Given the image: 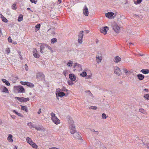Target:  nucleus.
<instances>
[{
    "mask_svg": "<svg viewBox=\"0 0 149 149\" xmlns=\"http://www.w3.org/2000/svg\"><path fill=\"white\" fill-rule=\"evenodd\" d=\"M68 121L69 124V129L70 133L72 134H74L76 132L75 127L74 124V122L72 119L70 117L68 118Z\"/></svg>",
    "mask_w": 149,
    "mask_h": 149,
    "instance_id": "1",
    "label": "nucleus"
},
{
    "mask_svg": "<svg viewBox=\"0 0 149 149\" xmlns=\"http://www.w3.org/2000/svg\"><path fill=\"white\" fill-rule=\"evenodd\" d=\"M15 91L18 93H23L25 92V89L23 87L21 86H15L14 87Z\"/></svg>",
    "mask_w": 149,
    "mask_h": 149,
    "instance_id": "2",
    "label": "nucleus"
},
{
    "mask_svg": "<svg viewBox=\"0 0 149 149\" xmlns=\"http://www.w3.org/2000/svg\"><path fill=\"white\" fill-rule=\"evenodd\" d=\"M45 75L43 73L39 72L37 73L36 78L37 79L39 80H42L45 79Z\"/></svg>",
    "mask_w": 149,
    "mask_h": 149,
    "instance_id": "3",
    "label": "nucleus"
},
{
    "mask_svg": "<svg viewBox=\"0 0 149 149\" xmlns=\"http://www.w3.org/2000/svg\"><path fill=\"white\" fill-rule=\"evenodd\" d=\"M83 31H81L79 32V34L78 35L79 38L78 40V42L79 43L81 44L82 43V39L84 36V34H83Z\"/></svg>",
    "mask_w": 149,
    "mask_h": 149,
    "instance_id": "4",
    "label": "nucleus"
},
{
    "mask_svg": "<svg viewBox=\"0 0 149 149\" xmlns=\"http://www.w3.org/2000/svg\"><path fill=\"white\" fill-rule=\"evenodd\" d=\"M109 29V27L107 26H104L100 29V31L101 33H103L104 35H105L107 33V30Z\"/></svg>",
    "mask_w": 149,
    "mask_h": 149,
    "instance_id": "5",
    "label": "nucleus"
},
{
    "mask_svg": "<svg viewBox=\"0 0 149 149\" xmlns=\"http://www.w3.org/2000/svg\"><path fill=\"white\" fill-rule=\"evenodd\" d=\"M112 26L113 29L115 32L116 33L119 32L120 31V27L116 24L114 23L113 24Z\"/></svg>",
    "mask_w": 149,
    "mask_h": 149,
    "instance_id": "6",
    "label": "nucleus"
},
{
    "mask_svg": "<svg viewBox=\"0 0 149 149\" xmlns=\"http://www.w3.org/2000/svg\"><path fill=\"white\" fill-rule=\"evenodd\" d=\"M114 73L118 75H120L121 73L120 68L117 67H114Z\"/></svg>",
    "mask_w": 149,
    "mask_h": 149,
    "instance_id": "7",
    "label": "nucleus"
},
{
    "mask_svg": "<svg viewBox=\"0 0 149 149\" xmlns=\"http://www.w3.org/2000/svg\"><path fill=\"white\" fill-rule=\"evenodd\" d=\"M83 13L86 16H87L88 15V9L86 5L84 6V8L83 10Z\"/></svg>",
    "mask_w": 149,
    "mask_h": 149,
    "instance_id": "8",
    "label": "nucleus"
},
{
    "mask_svg": "<svg viewBox=\"0 0 149 149\" xmlns=\"http://www.w3.org/2000/svg\"><path fill=\"white\" fill-rule=\"evenodd\" d=\"M38 52L36 49H35L33 51V55L34 57L38 58H39L40 55L37 53Z\"/></svg>",
    "mask_w": 149,
    "mask_h": 149,
    "instance_id": "9",
    "label": "nucleus"
},
{
    "mask_svg": "<svg viewBox=\"0 0 149 149\" xmlns=\"http://www.w3.org/2000/svg\"><path fill=\"white\" fill-rule=\"evenodd\" d=\"M46 44L42 43L41 44V45L40 46V52L41 53H44V51L45 47H46Z\"/></svg>",
    "mask_w": 149,
    "mask_h": 149,
    "instance_id": "10",
    "label": "nucleus"
},
{
    "mask_svg": "<svg viewBox=\"0 0 149 149\" xmlns=\"http://www.w3.org/2000/svg\"><path fill=\"white\" fill-rule=\"evenodd\" d=\"M73 134V136L75 139H81V137L79 132H76Z\"/></svg>",
    "mask_w": 149,
    "mask_h": 149,
    "instance_id": "11",
    "label": "nucleus"
},
{
    "mask_svg": "<svg viewBox=\"0 0 149 149\" xmlns=\"http://www.w3.org/2000/svg\"><path fill=\"white\" fill-rule=\"evenodd\" d=\"M69 77L71 80L74 81L76 79L75 75L73 74H70L69 75Z\"/></svg>",
    "mask_w": 149,
    "mask_h": 149,
    "instance_id": "12",
    "label": "nucleus"
},
{
    "mask_svg": "<svg viewBox=\"0 0 149 149\" xmlns=\"http://www.w3.org/2000/svg\"><path fill=\"white\" fill-rule=\"evenodd\" d=\"M74 68L77 69L78 70H81L82 69L81 65L77 63H74Z\"/></svg>",
    "mask_w": 149,
    "mask_h": 149,
    "instance_id": "13",
    "label": "nucleus"
},
{
    "mask_svg": "<svg viewBox=\"0 0 149 149\" xmlns=\"http://www.w3.org/2000/svg\"><path fill=\"white\" fill-rule=\"evenodd\" d=\"M114 13L112 12H109L105 14L106 16L108 18L111 17L113 16Z\"/></svg>",
    "mask_w": 149,
    "mask_h": 149,
    "instance_id": "14",
    "label": "nucleus"
},
{
    "mask_svg": "<svg viewBox=\"0 0 149 149\" xmlns=\"http://www.w3.org/2000/svg\"><path fill=\"white\" fill-rule=\"evenodd\" d=\"M52 120L53 122L56 124L58 125L60 123V120L57 117H56V118H55V119H54V120L53 119H52Z\"/></svg>",
    "mask_w": 149,
    "mask_h": 149,
    "instance_id": "15",
    "label": "nucleus"
},
{
    "mask_svg": "<svg viewBox=\"0 0 149 149\" xmlns=\"http://www.w3.org/2000/svg\"><path fill=\"white\" fill-rule=\"evenodd\" d=\"M121 60V58L118 56H116L115 57L113 61L116 63H117L119 62Z\"/></svg>",
    "mask_w": 149,
    "mask_h": 149,
    "instance_id": "16",
    "label": "nucleus"
},
{
    "mask_svg": "<svg viewBox=\"0 0 149 149\" xmlns=\"http://www.w3.org/2000/svg\"><path fill=\"white\" fill-rule=\"evenodd\" d=\"M137 77L138 79L140 80H143L145 77L144 75L141 74H137Z\"/></svg>",
    "mask_w": 149,
    "mask_h": 149,
    "instance_id": "17",
    "label": "nucleus"
},
{
    "mask_svg": "<svg viewBox=\"0 0 149 149\" xmlns=\"http://www.w3.org/2000/svg\"><path fill=\"white\" fill-rule=\"evenodd\" d=\"M27 125L29 126L31 129L32 128H35L36 126L35 125L33 124L31 122L28 123H27Z\"/></svg>",
    "mask_w": 149,
    "mask_h": 149,
    "instance_id": "18",
    "label": "nucleus"
},
{
    "mask_svg": "<svg viewBox=\"0 0 149 149\" xmlns=\"http://www.w3.org/2000/svg\"><path fill=\"white\" fill-rule=\"evenodd\" d=\"M57 94V95H56L57 97H62L65 95V94L62 91L59 92V93H58Z\"/></svg>",
    "mask_w": 149,
    "mask_h": 149,
    "instance_id": "19",
    "label": "nucleus"
},
{
    "mask_svg": "<svg viewBox=\"0 0 149 149\" xmlns=\"http://www.w3.org/2000/svg\"><path fill=\"white\" fill-rule=\"evenodd\" d=\"M141 72L144 74H147L149 73V70L148 69H143L141 70Z\"/></svg>",
    "mask_w": 149,
    "mask_h": 149,
    "instance_id": "20",
    "label": "nucleus"
},
{
    "mask_svg": "<svg viewBox=\"0 0 149 149\" xmlns=\"http://www.w3.org/2000/svg\"><path fill=\"white\" fill-rule=\"evenodd\" d=\"M29 99L28 97L27 98H25L24 97H21V102H27L29 101Z\"/></svg>",
    "mask_w": 149,
    "mask_h": 149,
    "instance_id": "21",
    "label": "nucleus"
},
{
    "mask_svg": "<svg viewBox=\"0 0 149 149\" xmlns=\"http://www.w3.org/2000/svg\"><path fill=\"white\" fill-rule=\"evenodd\" d=\"M2 81L4 83H5L6 85L8 86H9L10 85V84L9 82L6 79H2Z\"/></svg>",
    "mask_w": 149,
    "mask_h": 149,
    "instance_id": "22",
    "label": "nucleus"
},
{
    "mask_svg": "<svg viewBox=\"0 0 149 149\" xmlns=\"http://www.w3.org/2000/svg\"><path fill=\"white\" fill-rule=\"evenodd\" d=\"M96 58L97 60V62L98 63H99L101 62L102 59V57L101 56H96Z\"/></svg>",
    "mask_w": 149,
    "mask_h": 149,
    "instance_id": "23",
    "label": "nucleus"
},
{
    "mask_svg": "<svg viewBox=\"0 0 149 149\" xmlns=\"http://www.w3.org/2000/svg\"><path fill=\"white\" fill-rule=\"evenodd\" d=\"M26 85L31 88H33L34 86V85L33 84L29 82H27Z\"/></svg>",
    "mask_w": 149,
    "mask_h": 149,
    "instance_id": "24",
    "label": "nucleus"
},
{
    "mask_svg": "<svg viewBox=\"0 0 149 149\" xmlns=\"http://www.w3.org/2000/svg\"><path fill=\"white\" fill-rule=\"evenodd\" d=\"M21 107L22 110L25 111L26 112L28 111L26 107L21 105Z\"/></svg>",
    "mask_w": 149,
    "mask_h": 149,
    "instance_id": "25",
    "label": "nucleus"
},
{
    "mask_svg": "<svg viewBox=\"0 0 149 149\" xmlns=\"http://www.w3.org/2000/svg\"><path fill=\"white\" fill-rule=\"evenodd\" d=\"M33 148H37L38 146L35 143L32 142L30 144Z\"/></svg>",
    "mask_w": 149,
    "mask_h": 149,
    "instance_id": "26",
    "label": "nucleus"
},
{
    "mask_svg": "<svg viewBox=\"0 0 149 149\" xmlns=\"http://www.w3.org/2000/svg\"><path fill=\"white\" fill-rule=\"evenodd\" d=\"M1 17L2 21L5 23H6L8 22V20L3 15H1Z\"/></svg>",
    "mask_w": 149,
    "mask_h": 149,
    "instance_id": "27",
    "label": "nucleus"
},
{
    "mask_svg": "<svg viewBox=\"0 0 149 149\" xmlns=\"http://www.w3.org/2000/svg\"><path fill=\"white\" fill-rule=\"evenodd\" d=\"M139 111L144 114H147V112L146 111L143 109H140Z\"/></svg>",
    "mask_w": 149,
    "mask_h": 149,
    "instance_id": "28",
    "label": "nucleus"
},
{
    "mask_svg": "<svg viewBox=\"0 0 149 149\" xmlns=\"http://www.w3.org/2000/svg\"><path fill=\"white\" fill-rule=\"evenodd\" d=\"M2 92H3L9 93V91L7 88L5 87H3V88Z\"/></svg>",
    "mask_w": 149,
    "mask_h": 149,
    "instance_id": "29",
    "label": "nucleus"
},
{
    "mask_svg": "<svg viewBox=\"0 0 149 149\" xmlns=\"http://www.w3.org/2000/svg\"><path fill=\"white\" fill-rule=\"evenodd\" d=\"M45 45L46 46V47L47 48L50 50V52L52 53L53 52V50L51 47L46 44Z\"/></svg>",
    "mask_w": 149,
    "mask_h": 149,
    "instance_id": "30",
    "label": "nucleus"
},
{
    "mask_svg": "<svg viewBox=\"0 0 149 149\" xmlns=\"http://www.w3.org/2000/svg\"><path fill=\"white\" fill-rule=\"evenodd\" d=\"M26 140L27 142L30 144L33 141L32 139L29 137H27L26 138Z\"/></svg>",
    "mask_w": 149,
    "mask_h": 149,
    "instance_id": "31",
    "label": "nucleus"
},
{
    "mask_svg": "<svg viewBox=\"0 0 149 149\" xmlns=\"http://www.w3.org/2000/svg\"><path fill=\"white\" fill-rule=\"evenodd\" d=\"M57 41V39L56 38H54L52 39L51 40V42L52 44H53L56 42Z\"/></svg>",
    "mask_w": 149,
    "mask_h": 149,
    "instance_id": "32",
    "label": "nucleus"
},
{
    "mask_svg": "<svg viewBox=\"0 0 149 149\" xmlns=\"http://www.w3.org/2000/svg\"><path fill=\"white\" fill-rule=\"evenodd\" d=\"M13 136L11 134H9L8 137V139L9 140L10 142H13V140L12 138Z\"/></svg>",
    "mask_w": 149,
    "mask_h": 149,
    "instance_id": "33",
    "label": "nucleus"
},
{
    "mask_svg": "<svg viewBox=\"0 0 149 149\" xmlns=\"http://www.w3.org/2000/svg\"><path fill=\"white\" fill-rule=\"evenodd\" d=\"M50 115L52 117V119H53L54 120V119H55V118H56V117L55 116V114L53 112H52V113H51Z\"/></svg>",
    "mask_w": 149,
    "mask_h": 149,
    "instance_id": "34",
    "label": "nucleus"
},
{
    "mask_svg": "<svg viewBox=\"0 0 149 149\" xmlns=\"http://www.w3.org/2000/svg\"><path fill=\"white\" fill-rule=\"evenodd\" d=\"M80 75L81 76L83 77H86L87 76V73L86 72L84 71L81 73Z\"/></svg>",
    "mask_w": 149,
    "mask_h": 149,
    "instance_id": "35",
    "label": "nucleus"
},
{
    "mask_svg": "<svg viewBox=\"0 0 149 149\" xmlns=\"http://www.w3.org/2000/svg\"><path fill=\"white\" fill-rule=\"evenodd\" d=\"M13 112L15 113L16 114H17V115L20 116H22V115L21 113H19L17 112L15 110H14L13 111Z\"/></svg>",
    "mask_w": 149,
    "mask_h": 149,
    "instance_id": "36",
    "label": "nucleus"
},
{
    "mask_svg": "<svg viewBox=\"0 0 149 149\" xmlns=\"http://www.w3.org/2000/svg\"><path fill=\"white\" fill-rule=\"evenodd\" d=\"M12 8L13 9L15 10L17 8L16 7V3H14L11 6Z\"/></svg>",
    "mask_w": 149,
    "mask_h": 149,
    "instance_id": "37",
    "label": "nucleus"
},
{
    "mask_svg": "<svg viewBox=\"0 0 149 149\" xmlns=\"http://www.w3.org/2000/svg\"><path fill=\"white\" fill-rule=\"evenodd\" d=\"M23 20V16L22 15H20L18 19V21L19 22H21Z\"/></svg>",
    "mask_w": 149,
    "mask_h": 149,
    "instance_id": "38",
    "label": "nucleus"
},
{
    "mask_svg": "<svg viewBox=\"0 0 149 149\" xmlns=\"http://www.w3.org/2000/svg\"><path fill=\"white\" fill-rule=\"evenodd\" d=\"M72 61H69L67 63V65L69 66V67H70L71 66H72Z\"/></svg>",
    "mask_w": 149,
    "mask_h": 149,
    "instance_id": "39",
    "label": "nucleus"
},
{
    "mask_svg": "<svg viewBox=\"0 0 149 149\" xmlns=\"http://www.w3.org/2000/svg\"><path fill=\"white\" fill-rule=\"evenodd\" d=\"M67 83L69 85H72L74 84V83L72 81L68 80L67 81Z\"/></svg>",
    "mask_w": 149,
    "mask_h": 149,
    "instance_id": "40",
    "label": "nucleus"
},
{
    "mask_svg": "<svg viewBox=\"0 0 149 149\" xmlns=\"http://www.w3.org/2000/svg\"><path fill=\"white\" fill-rule=\"evenodd\" d=\"M90 109H92L93 110H96L97 109V107L95 106H91L89 107Z\"/></svg>",
    "mask_w": 149,
    "mask_h": 149,
    "instance_id": "41",
    "label": "nucleus"
},
{
    "mask_svg": "<svg viewBox=\"0 0 149 149\" xmlns=\"http://www.w3.org/2000/svg\"><path fill=\"white\" fill-rule=\"evenodd\" d=\"M61 89L60 88H57L56 89V95H57V94H58V93H59V92H61Z\"/></svg>",
    "mask_w": 149,
    "mask_h": 149,
    "instance_id": "42",
    "label": "nucleus"
},
{
    "mask_svg": "<svg viewBox=\"0 0 149 149\" xmlns=\"http://www.w3.org/2000/svg\"><path fill=\"white\" fill-rule=\"evenodd\" d=\"M142 1V0H137L136 1L134 2V3L136 4H139Z\"/></svg>",
    "mask_w": 149,
    "mask_h": 149,
    "instance_id": "43",
    "label": "nucleus"
},
{
    "mask_svg": "<svg viewBox=\"0 0 149 149\" xmlns=\"http://www.w3.org/2000/svg\"><path fill=\"white\" fill-rule=\"evenodd\" d=\"M40 24H37L35 26V27L36 29H38V30H39L40 28Z\"/></svg>",
    "mask_w": 149,
    "mask_h": 149,
    "instance_id": "44",
    "label": "nucleus"
},
{
    "mask_svg": "<svg viewBox=\"0 0 149 149\" xmlns=\"http://www.w3.org/2000/svg\"><path fill=\"white\" fill-rule=\"evenodd\" d=\"M35 128L37 130L40 131L42 130V127H37L36 126Z\"/></svg>",
    "mask_w": 149,
    "mask_h": 149,
    "instance_id": "45",
    "label": "nucleus"
},
{
    "mask_svg": "<svg viewBox=\"0 0 149 149\" xmlns=\"http://www.w3.org/2000/svg\"><path fill=\"white\" fill-rule=\"evenodd\" d=\"M102 117L103 119H106L107 118V116L105 113H103L102 114Z\"/></svg>",
    "mask_w": 149,
    "mask_h": 149,
    "instance_id": "46",
    "label": "nucleus"
},
{
    "mask_svg": "<svg viewBox=\"0 0 149 149\" xmlns=\"http://www.w3.org/2000/svg\"><path fill=\"white\" fill-rule=\"evenodd\" d=\"M68 90L66 89V88L65 87H63L62 88V89H61V91H68Z\"/></svg>",
    "mask_w": 149,
    "mask_h": 149,
    "instance_id": "47",
    "label": "nucleus"
},
{
    "mask_svg": "<svg viewBox=\"0 0 149 149\" xmlns=\"http://www.w3.org/2000/svg\"><path fill=\"white\" fill-rule=\"evenodd\" d=\"M144 97L147 100H149V94H146L144 96Z\"/></svg>",
    "mask_w": 149,
    "mask_h": 149,
    "instance_id": "48",
    "label": "nucleus"
},
{
    "mask_svg": "<svg viewBox=\"0 0 149 149\" xmlns=\"http://www.w3.org/2000/svg\"><path fill=\"white\" fill-rule=\"evenodd\" d=\"M20 83H21V84L22 85H26L27 82H26V81L24 82V81H20Z\"/></svg>",
    "mask_w": 149,
    "mask_h": 149,
    "instance_id": "49",
    "label": "nucleus"
},
{
    "mask_svg": "<svg viewBox=\"0 0 149 149\" xmlns=\"http://www.w3.org/2000/svg\"><path fill=\"white\" fill-rule=\"evenodd\" d=\"M123 70L125 74H127V73H128V72L126 68H123Z\"/></svg>",
    "mask_w": 149,
    "mask_h": 149,
    "instance_id": "50",
    "label": "nucleus"
},
{
    "mask_svg": "<svg viewBox=\"0 0 149 149\" xmlns=\"http://www.w3.org/2000/svg\"><path fill=\"white\" fill-rule=\"evenodd\" d=\"M85 92L87 93L89 95H92V93L90 91L88 90V91H85Z\"/></svg>",
    "mask_w": 149,
    "mask_h": 149,
    "instance_id": "51",
    "label": "nucleus"
},
{
    "mask_svg": "<svg viewBox=\"0 0 149 149\" xmlns=\"http://www.w3.org/2000/svg\"><path fill=\"white\" fill-rule=\"evenodd\" d=\"M8 40L9 42L12 43V40L10 36H9L8 38Z\"/></svg>",
    "mask_w": 149,
    "mask_h": 149,
    "instance_id": "52",
    "label": "nucleus"
},
{
    "mask_svg": "<svg viewBox=\"0 0 149 149\" xmlns=\"http://www.w3.org/2000/svg\"><path fill=\"white\" fill-rule=\"evenodd\" d=\"M96 141L98 143V144L96 145L97 146L101 145V142L98 140H96Z\"/></svg>",
    "mask_w": 149,
    "mask_h": 149,
    "instance_id": "53",
    "label": "nucleus"
},
{
    "mask_svg": "<svg viewBox=\"0 0 149 149\" xmlns=\"http://www.w3.org/2000/svg\"><path fill=\"white\" fill-rule=\"evenodd\" d=\"M30 1L32 3H34L35 4H36L37 1V0H30Z\"/></svg>",
    "mask_w": 149,
    "mask_h": 149,
    "instance_id": "54",
    "label": "nucleus"
},
{
    "mask_svg": "<svg viewBox=\"0 0 149 149\" xmlns=\"http://www.w3.org/2000/svg\"><path fill=\"white\" fill-rule=\"evenodd\" d=\"M15 98L17 100H18V101H19V102H20L21 100V97H15Z\"/></svg>",
    "mask_w": 149,
    "mask_h": 149,
    "instance_id": "55",
    "label": "nucleus"
},
{
    "mask_svg": "<svg viewBox=\"0 0 149 149\" xmlns=\"http://www.w3.org/2000/svg\"><path fill=\"white\" fill-rule=\"evenodd\" d=\"M6 52L8 54L10 52V50L8 48V49L7 50H6Z\"/></svg>",
    "mask_w": 149,
    "mask_h": 149,
    "instance_id": "56",
    "label": "nucleus"
},
{
    "mask_svg": "<svg viewBox=\"0 0 149 149\" xmlns=\"http://www.w3.org/2000/svg\"><path fill=\"white\" fill-rule=\"evenodd\" d=\"M41 109L40 108L39 109V110L38 112V114H40L41 113Z\"/></svg>",
    "mask_w": 149,
    "mask_h": 149,
    "instance_id": "57",
    "label": "nucleus"
},
{
    "mask_svg": "<svg viewBox=\"0 0 149 149\" xmlns=\"http://www.w3.org/2000/svg\"><path fill=\"white\" fill-rule=\"evenodd\" d=\"M86 78H90L91 76L90 75H87L86 76Z\"/></svg>",
    "mask_w": 149,
    "mask_h": 149,
    "instance_id": "58",
    "label": "nucleus"
},
{
    "mask_svg": "<svg viewBox=\"0 0 149 149\" xmlns=\"http://www.w3.org/2000/svg\"><path fill=\"white\" fill-rule=\"evenodd\" d=\"M49 149H59L58 148L56 147H53V148H49Z\"/></svg>",
    "mask_w": 149,
    "mask_h": 149,
    "instance_id": "59",
    "label": "nucleus"
},
{
    "mask_svg": "<svg viewBox=\"0 0 149 149\" xmlns=\"http://www.w3.org/2000/svg\"><path fill=\"white\" fill-rule=\"evenodd\" d=\"M144 91H146V92H148V89H147V88H145V89H144Z\"/></svg>",
    "mask_w": 149,
    "mask_h": 149,
    "instance_id": "60",
    "label": "nucleus"
},
{
    "mask_svg": "<svg viewBox=\"0 0 149 149\" xmlns=\"http://www.w3.org/2000/svg\"><path fill=\"white\" fill-rule=\"evenodd\" d=\"M95 134H98V131H95Z\"/></svg>",
    "mask_w": 149,
    "mask_h": 149,
    "instance_id": "61",
    "label": "nucleus"
},
{
    "mask_svg": "<svg viewBox=\"0 0 149 149\" xmlns=\"http://www.w3.org/2000/svg\"><path fill=\"white\" fill-rule=\"evenodd\" d=\"M19 57L20 58V59L22 60V56L20 54H19Z\"/></svg>",
    "mask_w": 149,
    "mask_h": 149,
    "instance_id": "62",
    "label": "nucleus"
},
{
    "mask_svg": "<svg viewBox=\"0 0 149 149\" xmlns=\"http://www.w3.org/2000/svg\"><path fill=\"white\" fill-rule=\"evenodd\" d=\"M2 35V33L1 30L0 29V37Z\"/></svg>",
    "mask_w": 149,
    "mask_h": 149,
    "instance_id": "63",
    "label": "nucleus"
},
{
    "mask_svg": "<svg viewBox=\"0 0 149 149\" xmlns=\"http://www.w3.org/2000/svg\"><path fill=\"white\" fill-rule=\"evenodd\" d=\"M17 149V146H15L14 148V149Z\"/></svg>",
    "mask_w": 149,
    "mask_h": 149,
    "instance_id": "64",
    "label": "nucleus"
}]
</instances>
